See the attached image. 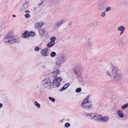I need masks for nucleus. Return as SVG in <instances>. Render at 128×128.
<instances>
[{
    "instance_id": "12",
    "label": "nucleus",
    "mask_w": 128,
    "mask_h": 128,
    "mask_svg": "<svg viewBox=\"0 0 128 128\" xmlns=\"http://www.w3.org/2000/svg\"><path fill=\"white\" fill-rule=\"evenodd\" d=\"M125 29V27L122 26H120L118 27V30L120 31V35H121L123 34L124 31Z\"/></svg>"
},
{
    "instance_id": "28",
    "label": "nucleus",
    "mask_w": 128,
    "mask_h": 128,
    "mask_svg": "<svg viewBox=\"0 0 128 128\" xmlns=\"http://www.w3.org/2000/svg\"><path fill=\"white\" fill-rule=\"evenodd\" d=\"M95 115L96 114L92 113L90 114V116L92 119H94V116H95Z\"/></svg>"
},
{
    "instance_id": "22",
    "label": "nucleus",
    "mask_w": 128,
    "mask_h": 128,
    "mask_svg": "<svg viewBox=\"0 0 128 128\" xmlns=\"http://www.w3.org/2000/svg\"><path fill=\"white\" fill-rule=\"evenodd\" d=\"M98 2H101L104 4H106L108 3V0H98Z\"/></svg>"
},
{
    "instance_id": "33",
    "label": "nucleus",
    "mask_w": 128,
    "mask_h": 128,
    "mask_svg": "<svg viewBox=\"0 0 128 128\" xmlns=\"http://www.w3.org/2000/svg\"><path fill=\"white\" fill-rule=\"evenodd\" d=\"M31 36H34L35 35V32H31V34H30V35Z\"/></svg>"
},
{
    "instance_id": "29",
    "label": "nucleus",
    "mask_w": 128,
    "mask_h": 128,
    "mask_svg": "<svg viewBox=\"0 0 128 128\" xmlns=\"http://www.w3.org/2000/svg\"><path fill=\"white\" fill-rule=\"evenodd\" d=\"M70 126V124L68 123H66L64 124V126L66 128L69 127Z\"/></svg>"
},
{
    "instance_id": "21",
    "label": "nucleus",
    "mask_w": 128,
    "mask_h": 128,
    "mask_svg": "<svg viewBox=\"0 0 128 128\" xmlns=\"http://www.w3.org/2000/svg\"><path fill=\"white\" fill-rule=\"evenodd\" d=\"M128 107V104L126 103L122 105L121 107L122 109L124 110Z\"/></svg>"
},
{
    "instance_id": "36",
    "label": "nucleus",
    "mask_w": 128,
    "mask_h": 128,
    "mask_svg": "<svg viewBox=\"0 0 128 128\" xmlns=\"http://www.w3.org/2000/svg\"><path fill=\"white\" fill-rule=\"evenodd\" d=\"M44 2L43 0H41L40 1V3H39L38 4V6H40L43 4Z\"/></svg>"
},
{
    "instance_id": "42",
    "label": "nucleus",
    "mask_w": 128,
    "mask_h": 128,
    "mask_svg": "<svg viewBox=\"0 0 128 128\" xmlns=\"http://www.w3.org/2000/svg\"><path fill=\"white\" fill-rule=\"evenodd\" d=\"M126 72L128 73V66L126 68Z\"/></svg>"
},
{
    "instance_id": "31",
    "label": "nucleus",
    "mask_w": 128,
    "mask_h": 128,
    "mask_svg": "<svg viewBox=\"0 0 128 128\" xmlns=\"http://www.w3.org/2000/svg\"><path fill=\"white\" fill-rule=\"evenodd\" d=\"M111 9V8L110 7H107L106 8V10L105 12H108L110 11Z\"/></svg>"
},
{
    "instance_id": "48",
    "label": "nucleus",
    "mask_w": 128,
    "mask_h": 128,
    "mask_svg": "<svg viewBox=\"0 0 128 128\" xmlns=\"http://www.w3.org/2000/svg\"><path fill=\"white\" fill-rule=\"evenodd\" d=\"M62 121H61V122H62Z\"/></svg>"
},
{
    "instance_id": "15",
    "label": "nucleus",
    "mask_w": 128,
    "mask_h": 128,
    "mask_svg": "<svg viewBox=\"0 0 128 128\" xmlns=\"http://www.w3.org/2000/svg\"><path fill=\"white\" fill-rule=\"evenodd\" d=\"M69 85L70 84H65L59 90L60 92L64 90L69 86Z\"/></svg>"
},
{
    "instance_id": "38",
    "label": "nucleus",
    "mask_w": 128,
    "mask_h": 128,
    "mask_svg": "<svg viewBox=\"0 0 128 128\" xmlns=\"http://www.w3.org/2000/svg\"><path fill=\"white\" fill-rule=\"evenodd\" d=\"M80 83L82 85L84 86L85 84L84 82V81H82L80 82Z\"/></svg>"
},
{
    "instance_id": "46",
    "label": "nucleus",
    "mask_w": 128,
    "mask_h": 128,
    "mask_svg": "<svg viewBox=\"0 0 128 128\" xmlns=\"http://www.w3.org/2000/svg\"><path fill=\"white\" fill-rule=\"evenodd\" d=\"M43 68H44V66H43Z\"/></svg>"
},
{
    "instance_id": "40",
    "label": "nucleus",
    "mask_w": 128,
    "mask_h": 128,
    "mask_svg": "<svg viewBox=\"0 0 128 128\" xmlns=\"http://www.w3.org/2000/svg\"><path fill=\"white\" fill-rule=\"evenodd\" d=\"M120 44H122V45H121L122 46H123L124 45V43L122 41H121L120 42Z\"/></svg>"
},
{
    "instance_id": "37",
    "label": "nucleus",
    "mask_w": 128,
    "mask_h": 128,
    "mask_svg": "<svg viewBox=\"0 0 128 128\" xmlns=\"http://www.w3.org/2000/svg\"><path fill=\"white\" fill-rule=\"evenodd\" d=\"M105 12H102L101 14V16L102 17H104L105 16Z\"/></svg>"
},
{
    "instance_id": "14",
    "label": "nucleus",
    "mask_w": 128,
    "mask_h": 128,
    "mask_svg": "<svg viewBox=\"0 0 128 128\" xmlns=\"http://www.w3.org/2000/svg\"><path fill=\"white\" fill-rule=\"evenodd\" d=\"M104 4L102 3L101 2L98 4L97 6V8L99 10H102L104 8Z\"/></svg>"
},
{
    "instance_id": "7",
    "label": "nucleus",
    "mask_w": 128,
    "mask_h": 128,
    "mask_svg": "<svg viewBox=\"0 0 128 128\" xmlns=\"http://www.w3.org/2000/svg\"><path fill=\"white\" fill-rule=\"evenodd\" d=\"M74 72L76 74V75L80 74L82 72V68L78 66H74Z\"/></svg>"
},
{
    "instance_id": "20",
    "label": "nucleus",
    "mask_w": 128,
    "mask_h": 128,
    "mask_svg": "<svg viewBox=\"0 0 128 128\" xmlns=\"http://www.w3.org/2000/svg\"><path fill=\"white\" fill-rule=\"evenodd\" d=\"M55 44L52 43V42H48L47 44V46L48 48H51Z\"/></svg>"
},
{
    "instance_id": "4",
    "label": "nucleus",
    "mask_w": 128,
    "mask_h": 128,
    "mask_svg": "<svg viewBox=\"0 0 128 128\" xmlns=\"http://www.w3.org/2000/svg\"><path fill=\"white\" fill-rule=\"evenodd\" d=\"M66 58V57L64 56H60L57 58V60L55 62L57 66H60L62 64L64 63L65 62Z\"/></svg>"
},
{
    "instance_id": "3",
    "label": "nucleus",
    "mask_w": 128,
    "mask_h": 128,
    "mask_svg": "<svg viewBox=\"0 0 128 128\" xmlns=\"http://www.w3.org/2000/svg\"><path fill=\"white\" fill-rule=\"evenodd\" d=\"M88 97L89 96H87V98L84 100L81 104L82 107L85 109H89L91 108L92 106V102L88 100Z\"/></svg>"
},
{
    "instance_id": "11",
    "label": "nucleus",
    "mask_w": 128,
    "mask_h": 128,
    "mask_svg": "<svg viewBox=\"0 0 128 128\" xmlns=\"http://www.w3.org/2000/svg\"><path fill=\"white\" fill-rule=\"evenodd\" d=\"M30 35V33L27 31H26L22 34V37L23 38H25L29 37Z\"/></svg>"
},
{
    "instance_id": "10",
    "label": "nucleus",
    "mask_w": 128,
    "mask_h": 128,
    "mask_svg": "<svg viewBox=\"0 0 128 128\" xmlns=\"http://www.w3.org/2000/svg\"><path fill=\"white\" fill-rule=\"evenodd\" d=\"M28 5V3L26 1L24 3L22 6V10H24L27 9Z\"/></svg>"
},
{
    "instance_id": "23",
    "label": "nucleus",
    "mask_w": 128,
    "mask_h": 128,
    "mask_svg": "<svg viewBox=\"0 0 128 128\" xmlns=\"http://www.w3.org/2000/svg\"><path fill=\"white\" fill-rule=\"evenodd\" d=\"M56 37H53L50 38V40L51 41V42H52V43L53 42L54 44H55L54 41L56 40Z\"/></svg>"
},
{
    "instance_id": "2",
    "label": "nucleus",
    "mask_w": 128,
    "mask_h": 128,
    "mask_svg": "<svg viewBox=\"0 0 128 128\" xmlns=\"http://www.w3.org/2000/svg\"><path fill=\"white\" fill-rule=\"evenodd\" d=\"M17 40L16 37L12 35L8 34V36L3 40V42L8 44H12L16 42Z\"/></svg>"
},
{
    "instance_id": "19",
    "label": "nucleus",
    "mask_w": 128,
    "mask_h": 128,
    "mask_svg": "<svg viewBox=\"0 0 128 128\" xmlns=\"http://www.w3.org/2000/svg\"><path fill=\"white\" fill-rule=\"evenodd\" d=\"M42 25V23L41 22L36 23L34 25V27L36 28H39Z\"/></svg>"
},
{
    "instance_id": "41",
    "label": "nucleus",
    "mask_w": 128,
    "mask_h": 128,
    "mask_svg": "<svg viewBox=\"0 0 128 128\" xmlns=\"http://www.w3.org/2000/svg\"><path fill=\"white\" fill-rule=\"evenodd\" d=\"M25 12L26 13H30V11L28 10H27Z\"/></svg>"
},
{
    "instance_id": "25",
    "label": "nucleus",
    "mask_w": 128,
    "mask_h": 128,
    "mask_svg": "<svg viewBox=\"0 0 128 128\" xmlns=\"http://www.w3.org/2000/svg\"><path fill=\"white\" fill-rule=\"evenodd\" d=\"M34 104L38 108H40V104H39L38 102H34Z\"/></svg>"
},
{
    "instance_id": "26",
    "label": "nucleus",
    "mask_w": 128,
    "mask_h": 128,
    "mask_svg": "<svg viewBox=\"0 0 128 128\" xmlns=\"http://www.w3.org/2000/svg\"><path fill=\"white\" fill-rule=\"evenodd\" d=\"M60 70H57L56 71L54 70L53 72L55 73L56 74L58 75L60 73Z\"/></svg>"
},
{
    "instance_id": "16",
    "label": "nucleus",
    "mask_w": 128,
    "mask_h": 128,
    "mask_svg": "<svg viewBox=\"0 0 128 128\" xmlns=\"http://www.w3.org/2000/svg\"><path fill=\"white\" fill-rule=\"evenodd\" d=\"M102 116L98 114H96L95 116H94V120H101Z\"/></svg>"
},
{
    "instance_id": "39",
    "label": "nucleus",
    "mask_w": 128,
    "mask_h": 128,
    "mask_svg": "<svg viewBox=\"0 0 128 128\" xmlns=\"http://www.w3.org/2000/svg\"><path fill=\"white\" fill-rule=\"evenodd\" d=\"M88 44L90 46H92V42H89L88 43Z\"/></svg>"
},
{
    "instance_id": "24",
    "label": "nucleus",
    "mask_w": 128,
    "mask_h": 128,
    "mask_svg": "<svg viewBox=\"0 0 128 128\" xmlns=\"http://www.w3.org/2000/svg\"><path fill=\"white\" fill-rule=\"evenodd\" d=\"M56 55V53L55 52H52L51 53L50 55L51 57H54Z\"/></svg>"
},
{
    "instance_id": "5",
    "label": "nucleus",
    "mask_w": 128,
    "mask_h": 128,
    "mask_svg": "<svg viewBox=\"0 0 128 128\" xmlns=\"http://www.w3.org/2000/svg\"><path fill=\"white\" fill-rule=\"evenodd\" d=\"M43 84V87L45 88H50L51 83L50 79L48 78H46L42 82Z\"/></svg>"
},
{
    "instance_id": "18",
    "label": "nucleus",
    "mask_w": 128,
    "mask_h": 128,
    "mask_svg": "<svg viewBox=\"0 0 128 128\" xmlns=\"http://www.w3.org/2000/svg\"><path fill=\"white\" fill-rule=\"evenodd\" d=\"M101 120L103 122H105L108 121V117L107 116H106L104 117H102V116Z\"/></svg>"
},
{
    "instance_id": "44",
    "label": "nucleus",
    "mask_w": 128,
    "mask_h": 128,
    "mask_svg": "<svg viewBox=\"0 0 128 128\" xmlns=\"http://www.w3.org/2000/svg\"><path fill=\"white\" fill-rule=\"evenodd\" d=\"M72 24V22H70L69 23V25L70 26Z\"/></svg>"
},
{
    "instance_id": "43",
    "label": "nucleus",
    "mask_w": 128,
    "mask_h": 128,
    "mask_svg": "<svg viewBox=\"0 0 128 128\" xmlns=\"http://www.w3.org/2000/svg\"><path fill=\"white\" fill-rule=\"evenodd\" d=\"M2 106V104L1 103H0V108H1Z\"/></svg>"
},
{
    "instance_id": "34",
    "label": "nucleus",
    "mask_w": 128,
    "mask_h": 128,
    "mask_svg": "<svg viewBox=\"0 0 128 128\" xmlns=\"http://www.w3.org/2000/svg\"><path fill=\"white\" fill-rule=\"evenodd\" d=\"M106 74L107 76H110L111 74H110V72L108 71H107L106 72Z\"/></svg>"
},
{
    "instance_id": "13",
    "label": "nucleus",
    "mask_w": 128,
    "mask_h": 128,
    "mask_svg": "<svg viewBox=\"0 0 128 128\" xmlns=\"http://www.w3.org/2000/svg\"><path fill=\"white\" fill-rule=\"evenodd\" d=\"M46 29L44 28H42L39 29V32L41 36L44 35L46 32Z\"/></svg>"
},
{
    "instance_id": "35",
    "label": "nucleus",
    "mask_w": 128,
    "mask_h": 128,
    "mask_svg": "<svg viewBox=\"0 0 128 128\" xmlns=\"http://www.w3.org/2000/svg\"><path fill=\"white\" fill-rule=\"evenodd\" d=\"M40 48L37 46L36 47L34 48V50L36 51H38L40 50Z\"/></svg>"
},
{
    "instance_id": "6",
    "label": "nucleus",
    "mask_w": 128,
    "mask_h": 128,
    "mask_svg": "<svg viewBox=\"0 0 128 128\" xmlns=\"http://www.w3.org/2000/svg\"><path fill=\"white\" fill-rule=\"evenodd\" d=\"M62 80V78L61 77L56 78L53 80V84L54 87H58L60 85V82Z\"/></svg>"
},
{
    "instance_id": "8",
    "label": "nucleus",
    "mask_w": 128,
    "mask_h": 128,
    "mask_svg": "<svg viewBox=\"0 0 128 128\" xmlns=\"http://www.w3.org/2000/svg\"><path fill=\"white\" fill-rule=\"evenodd\" d=\"M64 22V19H62L57 22L56 24H54V26L55 28L58 29L59 27H60L61 25Z\"/></svg>"
},
{
    "instance_id": "45",
    "label": "nucleus",
    "mask_w": 128,
    "mask_h": 128,
    "mask_svg": "<svg viewBox=\"0 0 128 128\" xmlns=\"http://www.w3.org/2000/svg\"><path fill=\"white\" fill-rule=\"evenodd\" d=\"M12 16L14 17H15L16 16L15 15H13Z\"/></svg>"
},
{
    "instance_id": "27",
    "label": "nucleus",
    "mask_w": 128,
    "mask_h": 128,
    "mask_svg": "<svg viewBox=\"0 0 128 128\" xmlns=\"http://www.w3.org/2000/svg\"><path fill=\"white\" fill-rule=\"evenodd\" d=\"M81 88H76V91L77 92H79L81 91Z\"/></svg>"
},
{
    "instance_id": "17",
    "label": "nucleus",
    "mask_w": 128,
    "mask_h": 128,
    "mask_svg": "<svg viewBox=\"0 0 128 128\" xmlns=\"http://www.w3.org/2000/svg\"><path fill=\"white\" fill-rule=\"evenodd\" d=\"M118 115L121 118L124 117V116L123 114L122 111L120 110H118L117 112Z\"/></svg>"
},
{
    "instance_id": "47",
    "label": "nucleus",
    "mask_w": 128,
    "mask_h": 128,
    "mask_svg": "<svg viewBox=\"0 0 128 128\" xmlns=\"http://www.w3.org/2000/svg\"><path fill=\"white\" fill-rule=\"evenodd\" d=\"M48 34V33H46V34Z\"/></svg>"
},
{
    "instance_id": "9",
    "label": "nucleus",
    "mask_w": 128,
    "mask_h": 128,
    "mask_svg": "<svg viewBox=\"0 0 128 128\" xmlns=\"http://www.w3.org/2000/svg\"><path fill=\"white\" fill-rule=\"evenodd\" d=\"M48 50V48H46L43 49L42 52V54L44 56H48L49 54V52H47Z\"/></svg>"
},
{
    "instance_id": "30",
    "label": "nucleus",
    "mask_w": 128,
    "mask_h": 128,
    "mask_svg": "<svg viewBox=\"0 0 128 128\" xmlns=\"http://www.w3.org/2000/svg\"><path fill=\"white\" fill-rule=\"evenodd\" d=\"M49 99L50 100L52 101L53 102H55V100L54 98H52L50 97H49Z\"/></svg>"
},
{
    "instance_id": "32",
    "label": "nucleus",
    "mask_w": 128,
    "mask_h": 128,
    "mask_svg": "<svg viewBox=\"0 0 128 128\" xmlns=\"http://www.w3.org/2000/svg\"><path fill=\"white\" fill-rule=\"evenodd\" d=\"M30 15L28 14H26L24 15V16L26 18H28L30 17Z\"/></svg>"
},
{
    "instance_id": "1",
    "label": "nucleus",
    "mask_w": 128,
    "mask_h": 128,
    "mask_svg": "<svg viewBox=\"0 0 128 128\" xmlns=\"http://www.w3.org/2000/svg\"><path fill=\"white\" fill-rule=\"evenodd\" d=\"M112 76H114V82L116 83L121 79V74L118 72V68L114 67L112 71Z\"/></svg>"
}]
</instances>
